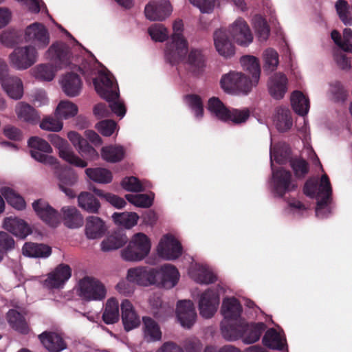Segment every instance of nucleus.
Returning a JSON list of instances; mask_svg holds the SVG:
<instances>
[{
	"label": "nucleus",
	"instance_id": "7",
	"mask_svg": "<svg viewBox=\"0 0 352 352\" xmlns=\"http://www.w3.org/2000/svg\"><path fill=\"white\" fill-rule=\"evenodd\" d=\"M38 53L32 45L16 47L10 54L12 65L17 69L23 70L30 67L37 60Z\"/></svg>",
	"mask_w": 352,
	"mask_h": 352
},
{
	"label": "nucleus",
	"instance_id": "16",
	"mask_svg": "<svg viewBox=\"0 0 352 352\" xmlns=\"http://www.w3.org/2000/svg\"><path fill=\"white\" fill-rule=\"evenodd\" d=\"M56 175L58 179V186L69 198H74L76 193L71 188L78 180V177L74 170L67 166L56 167Z\"/></svg>",
	"mask_w": 352,
	"mask_h": 352
},
{
	"label": "nucleus",
	"instance_id": "63",
	"mask_svg": "<svg viewBox=\"0 0 352 352\" xmlns=\"http://www.w3.org/2000/svg\"><path fill=\"white\" fill-rule=\"evenodd\" d=\"M264 69L274 71L278 64V54L273 49H267L264 53Z\"/></svg>",
	"mask_w": 352,
	"mask_h": 352
},
{
	"label": "nucleus",
	"instance_id": "17",
	"mask_svg": "<svg viewBox=\"0 0 352 352\" xmlns=\"http://www.w3.org/2000/svg\"><path fill=\"white\" fill-rule=\"evenodd\" d=\"M155 285L165 289H171L178 283L179 273L177 269L170 264H165L157 269Z\"/></svg>",
	"mask_w": 352,
	"mask_h": 352
},
{
	"label": "nucleus",
	"instance_id": "42",
	"mask_svg": "<svg viewBox=\"0 0 352 352\" xmlns=\"http://www.w3.org/2000/svg\"><path fill=\"white\" fill-rule=\"evenodd\" d=\"M186 63L191 72L198 74L205 67V57L201 50L192 49L188 54Z\"/></svg>",
	"mask_w": 352,
	"mask_h": 352
},
{
	"label": "nucleus",
	"instance_id": "30",
	"mask_svg": "<svg viewBox=\"0 0 352 352\" xmlns=\"http://www.w3.org/2000/svg\"><path fill=\"white\" fill-rule=\"evenodd\" d=\"M267 326L264 322L248 323L243 321L242 339L245 344H252L257 342L262 333L266 329Z\"/></svg>",
	"mask_w": 352,
	"mask_h": 352
},
{
	"label": "nucleus",
	"instance_id": "58",
	"mask_svg": "<svg viewBox=\"0 0 352 352\" xmlns=\"http://www.w3.org/2000/svg\"><path fill=\"white\" fill-rule=\"evenodd\" d=\"M94 192L98 196L104 198L106 201L117 208H122L126 205V201L118 195L109 192L105 193L103 190L97 188H94Z\"/></svg>",
	"mask_w": 352,
	"mask_h": 352
},
{
	"label": "nucleus",
	"instance_id": "8",
	"mask_svg": "<svg viewBox=\"0 0 352 352\" xmlns=\"http://www.w3.org/2000/svg\"><path fill=\"white\" fill-rule=\"evenodd\" d=\"M48 139L54 146L58 148L59 156L63 160L77 167L85 168L87 166L85 160L74 154L66 140L54 133L48 135Z\"/></svg>",
	"mask_w": 352,
	"mask_h": 352
},
{
	"label": "nucleus",
	"instance_id": "11",
	"mask_svg": "<svg viewBox=\"0 0 352 352\" xmlns=\"http://www.w3.org/2000/svg\"><path fill=\"white\" fill-rule=\"evenodd\" d=\"M157 252L166 260H175L182 255V246L173 236L166 234L159 243Z\"/></svg>",
	"mask_w": 352,
	"mask_h": 352
},
{
	"label": "nucleus",
	"instance_id": "20",
	"mask_svg": "<svg viewBox=\"0 0 352 352\" xmlns=\"http://www.w3.org/2000/svg\"><path fill=\"white\" fill-rule=\"evenodd\" d=\"M219 304V296L217 292L211 289H207L201 294L199 302L200 314L206 318L212 317Z\"/></svg>",
	"mask_w": 352,
	"mask_h": 352
},
{
	"label": "nucleus",
	"instance_id": "10",
	"mask_svg": "<svg viewBox=\"0 0 352 352\" xmlns=\"http://www.w3.org/2000/svg\"><path fill=\"white\" fill-rule=\"evenodd\" d=\"M157 274V268L137 267L128 270L127 279L139 285L149 286L156 284Z\"/></svg>",
	"mask_w": 352,
	"mask_h": 352
},
{
	"label": "nucleus",
	"instance_id": "5",
	"mask_svg": "<svg viewBox=\"0 0 352 352\" xmlns=\"http://www.w3.org/2000/svg\"><path fill=\"white\" fill-rule=\"evenodd\" d=\"M151 250V241L144 233L135 234L128 246L122 250V258L126 261H139L144 259Z\"/></svg>",
	"mask_w": 352,
	"mask_h": 352
},
{
	"label": "nucleus",
	"instance_id": "48",
	"mask_svg": "<svg viewBox=\"0 0 352 352\" xmlns=\"http://www.w3.org/2000/svg\"><path fill=\"white\" fill-rule=\"evenodd\" d=\"M85 173L87 177L98 183L109 184L112 181V173L103 168H87Z\"/></svg>",
	"mask_w": 352,
	"mask_h": 352
},
{
	"label": "nucleus",
	"instance_id": "2",
	"mask_svg": "<svg viewBox=\"0 0 352 352\" xmlns=\"http://www.w3.org/2000/svg\"><path fill=\"white\" fill-rule=\"evenodd\" d=\"M183 27L182 20L174 22L171 41L166 44L165 58L172 65L183 61L188 52V42L182 35Z\"/></svg>",
	"mask_w": 352,
	"mask_h": 352
},
{
	"label": "nucleus",
	"instance_id": "25",
	"mask_svg": "<svg viewBox=\"0 0 352 352\" xmlns=\"http://www.w3.org/2000/svg\"><path fill=\"white\" fill-rule=\"evenodd\" d=\"M38 339L49 352H61L67 348V343L63 336L56 332L44 331Z\"/></svg>",
	"mask_w": 352,
	"mask_h": 352
},
{
	"label": "nucleus",
	"instance_id": "61",
	"mask_svg": "<svg viewBox=\"0 0 352 352\" xmlns=\"http://www.w3.org/2000/svg\"><path fill=\"white\" fill-rule=\"evenodd\" d=\"M28 144L31 150L39 151L46 153H50L52 151V148L49 143L38 137L30 138L28 140Z\"/></svg>",
	"mask_w": 352,
	"mask_h": 352
},
{
	"label": "nucleus",
	"instance_id": "45",
	"mask_svg": "<svg viewBox=\"0 0 352 352\" xmlns=\"http://www.w3.org/2000/svg\"><path fill=\"white\" fill-rule=\"evenodd\" d=\"M262 342L267 348L278 351H283L285 345L280 333L274 328L269 329L265 332Z\"/></svg>",
	"mask_w": 352,
	"mask_h": 352
},
{
	"label": "nucleus",
	"instance_id": "46",
	"mask_svg": "<svg viewBox=\"0 0 352 352\" xmlns=\"http://www.w3.org/2000/svg\"><path fill=\"white\" fill-rule=\"evenodd\" d=\"M78 205L80 208L90 213H98L100 204L91 193L81 192L78 197Z\"/></svg>",
	"mask_w": 352,
	"mask_h": 352
},
{
	"label": "nucleus",
	"instance_id": "59",
	"mask_svg": "<svg viewBox=\"0 0 352 352\" xmlns=\"http://www.w3.org/2000/svg\"><path fill=\"white\" fill-rule=\"evenodd\" d=\"M148 32L151 38L155 41L163 42L168 37V30L162 24L152 25L148 28Z\"/></svg>",
	"mask_w": 352,
	"mask_h": 352
},
{
	"label": "nucleus",
	"instance_id": "27",
	"mask_svg": "<svg viewBox=\"0 0 352 352\" xmlns=\"http://www.w3.org/2000/svg\"><path fill=\"white\" fill-rule=\"evenodd\" d=\"M214 43L220 55L228 58L234 54V46L230 41L226 30L219 29L214 32Z\"/></svg>",
	"mask_w": 352,
	"mask_h": 352
},
{
	"label": "nucleus",
	"instance_id": "24",
	"mask_svg": "<svg viewBox=\"0 0 352 352\" xmlns=\"http://www.w3.org/2000/svg\"><path fill=\"white\" fill-rule=\"evenodd\" d=\"M122 321L124 329L129 331L138 327L140 324V319L134 309L130 300L124 299L120 305Z\"/></svg>",
	"mask_w": 352,
	"mask_h": 352
},
{
	"label": "nucleus",
	"instance_id": "6",
	"mask_svg": "<svg viewBox=\"0 0 352 352\" xmlns=\"http://www.w3.org/2000/svg\"><path fill=\"white\" fill-rule=\"evenodd\" d=\"M78 294L87 301H99L106 298L107 289L98 279L86 276L80 280Z\"/></svg>",
	"mask_w": 352,
	"mask_h": 352
},
{
	"label": "nucleus",
	"instance_id": "57",
	"mask_svg": "<svg viewBox=\"0 0 352 352\" xmlns=\"http://www.w3.org/2000/svg\"><path fill=\"white\" fill-rule=\"evenodd\" d=\"M186 98L196 118H201L204 116V105L201 97L197 94H188Z\"/></svg>",
	"mask_w": 352,
	"mask_h": 352
},
{
	"label": "nucleus",
	"instance_id": "44",
	"mask_svg": "<svg viewBox=\"0 0 352 352\" xmlns=\"http://www.w3.org/2000/svg\"><path fill=\"white\" fill-rule=\"evenodd\" d=\"M119 316L118 301L114 298L108 299L102 313L103 321L107 324H114L119 320Z\"/></svg>",
	"mask_w": 352,
	"mask_h": 352
},
{
	"label": "nucleus",
	"instance_id": "55",
	"mask_svg": "<svg viewBox=\"0 0 352 352\" xmlns=\"http://www.w3.org/2000/svg\"><path fill=\"white\" fill-rule=\"evenodd\" d=\"M329 92L334 102H344L348 96L347 91L340 81H334L329 85Z\"/></svg>",
	"mask_w": 352,
	"mask_h": 352
},
{
	"label": "nucleus",
	"instance_id": "36",
	"mask_svg": "<svg viewBox=\"0 0 352 352\" xmlns=\"http://www.w3.org/2000/svg\"><path fill=\"white\" fill-rule=\"evenodd\" d=\"M64 224L69 228H77L82 226L83 217L76 207L65 206L61 209Z\"/></svg>",
	"mask_w": 352,
	"mask_h": 352
},
{
	"label": "nucleus",
	"instance_id": "15",
	"mask_svg": "<svg viewBox=\"0 0 352 352\" xmlns=\"http://www.w3.org/2000/svg\"><path fill=\"white\" fill-rule=\"evenodd\" d=\"M25 38L32 42L39 48H45L50 43V35L47 28L41 23L35 22L28 25L25 31Z\"/></svg>",
	"mask_w": 352,
	"mask_h": 352
},
{
	"label": "nucleus",
	"instance_id": "18",
	"mask_svg": "<svg viewBox=\"0 0 352 352\" xmlns=\"http://www.w3.org/2000/svg\"><path fill=\"white\" fill-rule=\"evenodd\" d=\"M229 32L233 40L239 45L247 46L252 42L253 36L246 21L237 19L230 27Z\"/></svg>",
	"mask_w": 352,
	"mask_h": 352
},
{
	"label": "nucleus",
	"instance_id": "62",
	"mask_svg": "<svg viewBox=\"0 0 352 352\" xmlns=\"http://www.w3.org/2000/svg\"><path fill=\"white\" fill-rule=\"evenodd\" d=\"M58 117H46L40 123V127L43 130L60 131L63 129V122Z\"/></svg>",
	"mask_w": 352,
	"mask_h": 352
},
{
	"label": "nucleus",
	"instance_id": "43",
	"mask_svg": "<svg viewBox=\"0 0 352 352\" xmlns=\"http://www.w3.org/2000/svg\"><path fill=\"white\" fill-rule=\"evenodd\" d=\"M291 104L294 111L299 116H303L309 111V100L300 91H293Z\"/></svg>",
	"mask_w": 352,
	"mask_h": 352
},
{
	"label": "nucleus",
	"instance_id": "60",
	"mask_svg": "<svg viewBox=\"0 0 352 352\" xmlns=\"http://www.w3.org/2000/svg\"><path fill=\"white\" fill-rule=\"evenodd\" d=\"M349 4L345 0H338L336 3V9L340 20L345 25H351L352 16L349 11Z\"/></svg>",
	"mask_w": 352,
	"mask_h": 352
},
{
	"label": "nucleus",
	"instance_id": "29",
	"mask_svg": "<svg viewBox=\"0 0 352 352\" xmlns=\"http://www.w3.org/2000/svg\"><path fill=\"white\" fill-rule=\"evenodd\" d=\"M142 333L144 340L146 342L160 341L162 337L160 325L154 319L148 316L142 318Z\"/></svg>",
	"mask_w": 352,
	"mask_h": 352
},
{
	"label": "nucleus",
	"instance_id": "12",
	"mask_svg": "<svg viewBox=\"0 0 352 352\" xmlns=\"http://www.w3.org/2000/svg\"><path fill=\"white\" fill-rule=\"evenodd\" d=\"M72 268L69 265L61 263L48 274L47 278L43 281V286L47 289H58L63 285L72 276Z\"/></svg>",
	"mask_w": 352,
	"mask_h": 352
},
{
	"label": "nucleus",
	"instance_id": "50",
	"mask_svg": "<svg viewBox=\"0 0 352 352\" xmlns=\"http://www.w3.org/2000/svg\"><path fill=\"white\" fill-rule=\"evenodd\" d=\"M77 113V106L68 100L60 101L56 109V116L60 119H68L75 116Z\"/></svg>",
	"mask_w": 352,
	"mask_h": 352
},
{
	"label": "nucleus",
	"instance_id": "54",
	"mask_svg": "<svg viewBox=\"0 0 352 352\" xmlns=\"http://www.w3.org/2000/svg\"><path fill=\"white\" fill-rule=\"evenodd\" d=\"M125 198L131 204L140 208H149L153 202V197L146 194H127Z\"/></svg>",
	"mask_w": 352,
	"mask_h": 352
},
{
	"label": "nucleus",
	"instance_id": "51",
	"mask_svg": "<svg viewBox=\"0 0 352 352\" xmlns=\"http://www.w3.org/2000/svg\"><path fill=\"white\" fill-rule=\"evenodd\" d=\"M238 72H230L222 76L220 84L224 91L229 94L237 93Z\"/></svg>",
	"mask_w": 352,
	"mask_h": 352
},
{
	"label": "nucleus",
	"instance_id": "40",
	"mask_svg": "<svg viewBox=\"0 0 352 352\" xmlns=\"http://www.w3.org/2000/svg\"><path fill=\"white\" fill-rule=\"evenodd\" d=\"M124 156L125 149L120 145L106 146L101 149V157L107 162H119L124 158Z\"/></svg>",
	"mask_w": 352,
	"mask_h": 352
},
{
	"label": "nucleus",
	"instance_id": "53",
	"mask_svg": "<svg viewBox=\"0 0 352 352\" xmlns=\"http://www.w3.org/2000/svg\"><path fill=\"white\" fill-rule=\"evenodd\" d=\"M290 166L294 170V175L298 179L305 177L309 170L308 162L302 158H292L289 160Z\"/></svg>",
	"mask_w": 352,
	"mask_h": 352
},
{
	"label": "nucleus",
	"instance_id": "21",
	"mask_svg": "<svg viewBox=\"0 0 352 352\" xmlns=\"http://www.w3.org/2000/svg\"><path fill=\"white\" fill-rule=\"evenodd\" d=\"M94 85L97 93L104 100L116 99L120 97L119 92L116 90L117 85L109 74H102L100 82L95 79Z\"/></svg>",
	"mask_w": 352,
	"mask_h": 352
},
{
	"label": "nucleus",
	"instance_id": "35",
	"mask_svg": "<svg viewBox=\"0 0 352 352\" xmlns=\"http://www.w3.org/2000/svg\"><path fill=\"white\" fill-rule=\"evenodd\" d=\"M3 197L8 204L18 210L25 209L26 204L22 196L8 187H1V213L5 209V202Z\"/></svg>",
	"mask_w": 352,
	"mask_h": 352
},
{
	"label": "nucleus",
	"instance_id": "4",
	"mask_svg": "<svg viewBox=\"0 0 352 352\" xmlns=\"http://www.w3.org/2000/svg\"><path fill=\"white\" fill-rule=\"evenodd\" d=\"M240 63L245 71L252 75V79L245 74L238 72L237 92L245 94L249 93L253 86H256L260 79L261 67L258 59L253 56H243Z\"/></svg>",
	"mask_w": 352,
	"mask_h": 352
},
{
	"label": "nucleus",
	"instance_id": "13",
	"mask_svg": "<svg viewBox=\"0 0 352 352\" xmlns=\"http://www.w3.org/2000/svg\"><path fill=\"white\" fill-rule=\"evenodd\" d=\"M32 208L36 215L46 224L51 227H56L59 224V213L46 201L38 199L33 202Z\"/></svg>",
	"mask_w": 352,
	"mask_h": 352
},
{
	"label": "nucleus",
	"instance_id": "28",
	"mask_svg": "<svg viewBox=\"0 0 352 352\" xmlns=\"http://www.w3.org/2000/svg\"><path fill=\"white\" fill-rule=\"evenodd\" d=\"M3 227L16 236L23 239L32 233L30 226L24 220L17 217L6 218Z\"/></svg>",
	"mask_w": 352,
	"mask_h": 352
},
{
	"label": "nucleus",
	"instance_id": "1",
	"mask_svg": "<svg viewBox=\"0 0 352 352\" xmlns=\"http://www.w3.org/2000/svg\"><path fill=\"white\" fill-rule=\"evenodd\" d=\"M46 54L52 64H41L35 68L34 73L36 79L51 81L54 79L58 69L67 67L71 64L72 53L67 44L56 42L50 47Z\"/></svg>",
	"mask_w": 352,
	"mask_h": 352
},
{
	"label": "nucleus",
	"instance_id": "52",
	"mask_svg": "<svg viewBox=\"0 0 352 352\" xmlns=\"http://www.w3.org/2000/svg\"><path fill=\"white\" fill-rule=\"evenodd\" d=\"M194 280L200 284H211L217 280L216 275L205 267L200 266L195 272L192 273Z\"/></svg>",
	"mask_w": 352,
	"mask_h": 352
},
{
	"label": "nucleus",
	"instance_id": "39",
	"mask_svg": "<svg viewBox=\"0 0 352 352\" xmlns=\"http://www.w3.org/2000/svg\"><path fill=\"white\" fill-rule=\"evenodd\" d=\"M17 116L25 122L36 124L40 120V116L36 110L28 103L21 102L16 106Z\"/></svg>",
	"mask_w": 352,
	"mask_h": 352
},
{
	"label": "nucleus",
	"instance_id": "32",
	"mask_svg": "<svg viewBox=\"0 0 352 352\" xmlns=\"http://www.w3.org/2000/svg\"><path fill=\"white\" fill-rule=\"evenodd\" d=\"M242 311V306L236 298L233 297L223 300L221 313L225 320L238 321V320H241Z\"/></svg>",
	"mask_w": 352,
	"mask_h": 352
},
{
	"label": "nucleus",
	"instance_id": "14",
	"mask_svg": "<svg viewBox=\"0 0 352 352\" xmlns=\"http://www.w3.org/2000/svg\"><path fill=\"white\" fill-rule=\"evenodd\" d=\"M6 69V63L1 61V87L9 97L19 100L23 96V83L21 79L16 76L5 75L4 72Z\"/></svg>",
	"mask_w": 352,
	"mask_h": 352
},
{
	"label": "nucleus",
	"instance_id": "64",
	"mask_svg": "<svg viewBox=\"0 0 352 352\" xmlns=\"http://www.w3.org/2000/svg\"><path fill=\"white\" fill-rule=\"evenodd\" d=\"M121 185L127 191L142 192L144 187L140 180L135 177H125L121 182Z\"/></svg>",
	"mask_w": 352,
	"mask_h": 352
},
{
	"label": "nucleus",
	"instance_id": "19",
	"mask_svg": "<svg viewBox=\"0 0 352 352\" xmlns=\"http://www.w3.org/2000/svg\"><path fill=\"white\" fill-rule=\"evenodd\" d=\"M171 12V5L167 0L152 1L144 9L145 16L150 21H163Z\"/></svg>",
	"mask_w": 352,
	"mask_h": 352
},
{
	"label": "nucleus",
	"instance_id": "26",
	"mask_svg": "<svg viewBox=\"0 0 352 352\" xmlns=\"http://www.w3.org/2000/svg\"><path fill=\"white\" fill-rule=\"evenodd\" d=\"M288 80L287 76L282 73H275L268 82L270 94L276 100L282 99L287 91Z\"/></svg>",
	"mask_w": 352,
	"mask_h": 352
},
{
	"label": "nucleus",
	"instance_id": "34",
	"mask_svg": "<svg viewBox=\"0 0 352 352\" xmlns=\"http://www.w3.org/2000/svg\"><path fill=\"white\" fill-rule=\"evenodd\" d=\"M243 319L238 321L225 320L221 323V333L227 340H236L242 338Z\"/></svg>",
	"mask_w": 352,
	"mask_h": 352
},
{
	"label": "nucleus",
	"instance_id": "38",
	"mask_svg": "<svg viewBox=\"0 0 352 352\" xmlns=\"http://www.w3.org/2000/svg\"><path fill=\"white\" fill-rule=\"evenodd\" d=\"M7 320L10 327L21 334H28L29 326L25 317L15 309H10L7 314Z\"/></svg>",
	"mask_w": 352,
	"mask_h": 352
},
{
	"label": "nucleus",
	"instance_id": "33",
	"mask_svg": "<svg viewBox=\"0 0 352 352\" xmlns=\"http://www.w3.org/2000/svg\"><path fill=\"white\" fill-rule=\"evenodd\" d=\"M62 88L65 94L69 97H75L80 94L82 88V80L75 73H67L61 80Z\"/></svg>",
	"mask_w": 352,
	"mask_h": 352
},
{
	"label": "nucleus",
	"instance_id": "49",
	"mask_svg": "<svg viewBox=\"0 0 352 352\" xmlns=\"http://www.w3.org/2000/svg\"><path fill=\"white\" fill-rule=\"evenodd\" d=\"M274 122L278 131L285 132L292 126V119L288 109L280 108L278 109Z\"/></svg>",
	"mask_w": 352,
	"mask_h": 352
},
{
	"label": "nucleus",
	"instance_id": "37",
	"mask_svg": "<svg viewBox=\"0 0 352 352\" xmlns=\"http://www.w3.org/2000/svg\"><path fill=\"white\" fill-rule=\"evenodd\" d=\"M22 250L23 255L34 258H46L52 253V249L50 246L32 242L25 243Z\"/></svg>",
	"mask_w": 352,
	"mask_h": 352
},
{
	"label": "nucleus",
	"instance_id": "41",
	"mask_svg": "<svg viewBox=\"0 0 352 352\" xmlns=\"http://www.w3.org/2000/svg\"><path fill=\"white\" fill-rule=\"evenodd\" d=\"M128 238L126 234L118 232L108 236L101 243V249L104 252L117 250L126 243Z\"/></svg>",
	"mask_w": 352,
	"mask_h": 352
},
{
	"label": "nucleus",
	"instance_id": "56",
	"mask_svg": "<svg viewBox=\"0 0 352 352\" xmlns=\"http://www.w3.org/2000/svg\"><path fill=\"white\" fill-rule=\"evenodd\" d=\"M254 28L258 37L261 41H265L270 35V27L263 17L256 16L254 19Z\"/></svg>",
	"mask_w": 352,
	"mask_h": 352
},
{
	"label": "nucleus",
	"instance_id": "47",
	"mask_svg": "<svg viewBox=\"0 0 352 352\" xmlns=\"http://www.w3.org/2000/svg\"><path fill=\"white\" fill-rule=\"evenodd\" d=\"M112 218L116 224L129 229L137 224L139 216L132 212H114Z\"/></svg>",
	"mask_w": 352,
	"mask_h": 352
},
{
	"label": "nucleus",
	"instance_id": "31",
	"mask_svg": "<svg viewBox=\"0 0 352 352\" xmlns=\"http://www.w3.org/2000/svg\"><path fill=\"white\" fill-rule=\"evenodd\" d=\"M105 223L100 217L90 216L86 219L85 234L89 239H96L102 237L106 231Z\"/></svg>",
	"mask_w": 352,
	"mask_h": 352
},
{
	"label": "nucleus",
	"instance_id": "9",
	"mask_svg": "<svg viewBox=\"0 0 352 352\" xmlns=\"http://www.w3.org/2000/svg\"><path fill=\"white\" fill-rule=\"evenodd\" d=\"M272 177L274 191L280 197H283L287 192L295 190L297 188L292 173L283 168L273 170Z\"/></svg>",
	"mask_w": 352,
	"mask_h": 352
},
{
	"label": "nucleus",
	"instance_id": "23",
	"mask_svg": "<svg viewBox=\"0 0 352 352\" xmlns=\"http://www.w3.org/2000/svg\"><path fill=\"white\" fill-rule=\"evenodd\" d=\"M177 316L182 326L190 328L197 317L192 302L190 300H179L177 305Z\"/></svg>",
	"mask_w": 352,
	"mask_h": 352
},
{
	"label": "nucleus",
	"instance_id": "22",
	"mask_svg": "<svg viewBox=\"0 0 352 352\" xmlns=\"http://www.w3.org/2000/svg\"><path fill=\"white\" fill-rule=\"evenodd\" d=\"M332 188L329 177L324 174L322 175L318 193L317 195V205L316 213L318 217H324L323 210L327 209L329 200L331 196Z\"/></svg>",
	"mask_w": 352,
	"mask_h": 352
},
{
	"label": "nucleus",
	"instance_id": "3",
	"mask_svg": "<svg viewBox=\"0 0 352 352\" xmlns=\"http://www.w3.org/2000/svg\"><path fill=\"white\" fill-rule=\"evenodd\" d=\"M207 108L212 114L223 122L232 121L234 124H241L245 122L250 117L248 109H230L217 97H212L208 100Z\"/></svg>",
	"mask_w": 352,
	"mask_h": 352
}]
</instances>
